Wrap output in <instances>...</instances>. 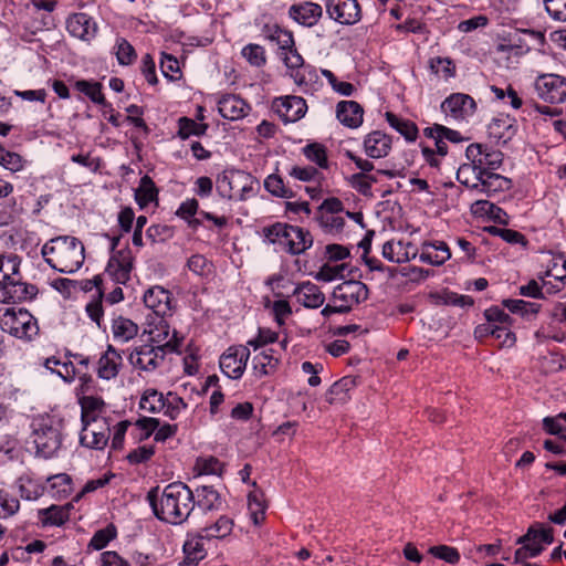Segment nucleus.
I'll return each instance as SVG.
<instances>
[{
    "label": "nucleus",
    "mask_w": 566,
    "mask_h": 566,
    "mask_svg": "<svg viewBox=\"0 0 566 566\" xmlns=\"http://www.w3.org/2000/svg\"><path fill=\"white\" fill-rule=\"evenodd\" d=\"M159 488H153L147 493V500L154 515L161 522L180 525L185 523L195 509V493L184 482H172L166 485L160 495Z\"/></svg>",
    "instance_id": "obj_1"
},
{
    "label": "nucleus",
    "mask_w": 566,
    "mask_h": 566,
    "mask_svg": "<svg viewBox=\"0 0 566 566\" xmlns=\"http://www.w3.org/2000/svg\"><path fill=\"white\" fill-rule=\"evenodd\" d=\"M264 38L277 45L279 55L290 71L291 77L298 86L307 85L316 77L311 65H305L303 56L298 53L293 33L279 24H265L262 29Z\"/></svg>",
    "instance_id": "obj_2"
},
{
    "label": "nucleus",
    "mask_w": 566,
    "mask_h": 566,
    "mask_svg": "<svg viewBox=\"0 0 566 566\" xmlns=\"http://www.w3.org/2000/svg\"><path fill=\"white\" fill-rule=\"evenodd\" d=\"M44 261L61 273H74L82 268L85 260L83 242L72 235L50 239L41 249Z\"/></svg>",
    "instance_id": "obj_3"
},
{
    "label": "nucleus",
    "mask_w": 566,
    "mask_h": 566,
    "mask_svg": "<svg viewBox=\"0 0 566 566\" xmlns=\"http://www.w3.org/2000/svg\"><path fill=\"white\" fill-rule=\"evenodd\" d=\"M264 240L291 255H300L313 245L308 230L284 222H275L262 230Z\"/></svg>",
    "instance_id": "obj_4"
},
{
    "label": "nucleus",
    "mask_w": 566,
    "mask_h": 566,
    "mask_svg": "<svg viewBox=\"0 0 566 566\" xmlns=\"http://www.w3.org/2000/svg\"><path fill=\"white\" fill-rule=\"evenodd\" d=\"M457 180L470 190L492 197L511 188V180L502 175H485L473 159L462 164L457 171Z\"/></svg>",
    "instance_id": "obj_5"
},
{
    "label": "nucleus",
    "mask_w": 566,
    "mask_h": 566,
    "mask_svg": "<svg viewBox=\"0 0 566 566\" xmlns=\"http://www.w3.org/2000/svg\"><path fill=\"white\" fill-rule=\"evenodd\" d=\"M32 441L39 455L44 459L55 457L63 443L62 421L50 416L33 420Z\"/></svg>",
    "instance_id": "obj_6"
},
{
    "label": "nucleus",
    "mask_w": 566,
    "mask_h": 566,
    "mask_svg": "<svg viewBox=\"0 0 566 566\" xmlns=\"http://www.w3.org/2000/svg\"><path fill=\"white\" fill-rule=\"evenodd\" d=\"M0 328L20 339L31 340L39 334L36 318L22 307H0Z\"/></svg>",
    "instance_id": "obj_7"
},
{
    "label": "nucleus",
    "mask_w": 566,
    "mask_h": 566,
    "mask_svg": "<svg viewBox=\"0 0 566 566\" xmlns=\"http://www.w3.org/2000/svg\"><path fill=\"white\" fill-rule=\"evenodd\" d=\"M554 541L553 528L543 527L542 524H534L527 533L517 539L522 547L515 552V563H522L527 558L539 555L543 551L542 543L552 544Z\"/></svg>",
    "instance_id": "obj_8"
},
{
    "label": "nucleus",
    "mask_w": 566,
    "mask_h": 566,
    "mask_svg": "<svg viewBox=\"0 0 566 566\" xmlns=\"http://www.w3.org/2000/svg\"><path fill=\"white\" fill-rule=\"evenodd\" d=\"M170 353L171 347L167 344L159 346L146 342L134 347L128 358L134 367L150 373L161 367L166 355Z\"/></svg>",
    "instance_id": "obj_9"
},
{
    "label": "nucleus",
    "mask_w": 566,
    "mask_h": 566,
    "mask_svg": "<svg viewBox=\"0 0 566 566\" xmlns=\"http://www.w3.org/2000/svg\"><path fill=\"white\" fill-rule=\"evenodd\" d=\"M535 91L541 99L551 104H559L566 101V77L546 73L536 77Z\"/></svg>",
    "instance_id": "obj_10"
},
{
    "label": "nucleus",
    "mask_w": 566,
    "mask_h": 566,
    "mask_svg": "<svg viewBox=\"0 0 566 566\" xmlns=\"http://www.w3.org/2000/svg\"><path fill=\"white\" fill-rule=\"evenodd\" d=\"M166 317L167 316H159L153 321H148L143 336H147L146 342L150 344L159 346L167 344L171 347V353H176L179 352L184 337L179 336L175 329L170 336V326Z\"/></svg>",
    "instance_id": "obj_11"
},
{
    "label": "nucleus",
    "mask_w": 566,
    "mask_h": 566,
    "mask_svg": "<svg viewBox=\"0 0 566 566\" xmlns=\"http://www.w3.org/2000/svg\"><path fill=\"white\" fill-rule=\"evenodd\" d=\"M467 159H473L478 167L485 175H497V170L503 164V154L497 149L490 148L482 144H471L465 150Z\"/></svg>",
    "instance_id": "obj_12"
},
{
    "label": "nucleus",
    "mask_w": 566,
    "mask_h": 566,
    "mask_svg": "<svg viewBox=\"0 0 566 566\" xmlns=\"http://www.w3.org/2000/svg\"><path fill=\"white\" fill-rule=\"evenodd\" d=\"M249 358V347L244 345L231 346L220 357V369L227 377L239 379L245 370Z\"/></svg>",
    "instance_id": "obj_13"
},
{
    "label": "nucleus",
    "mask_w": 566,
    "mask_h": 566,
    "mask_svg": "<svg viewBox=\"0 0 566 566\" xmlns=\"http://www.w3.org/2000/svg\"><path fill=\"white\" fill-rule=\"evenodd\" d=\"M368 287L360 281H345L334 287L331 301L339 302L345 305L349 312L354 305H357L368 298Z\"/></svg>",
    "instance_id": "obj_14"
},
{
    "label": "nucleus",
    "mask_w": 566,
    "mask_h": 566,
    "mask_svg": "<svg viewBox=\"0 0 566 566\" xmlns=\"http://www.w3.org/2000/svg\"><path fill=\"white\" fill-rule=\"evenodd\" d=\"M326 12L331 19L340 24L352 25L361 19L357 0H327Z\"/></svg>",
    "instance_id": "obj_15"
},
{
    "label": "nucleus",
    "mask_w": 566,
    "mask_h": 566,
    "mask_svg": "<svg viewBox=\"0 0 566 566\" xmlns=\"http://www.w3.org/2000/svg\"><path fill=\"white\" fill-rule=\"evenodd\" d=\"M272 108L285 123H294L305 115L307 105L303 97L287 95L276 97Z\"/></svg>",
    "instance_id": "obj_16"
},
{
    "label": "nucleus",
    "mask_w": 566,
    "mask_h": 566,
    "mask_svg": "<svg viewBox=\"0 0 566 566\" xmlns=\"http://www.w3.org/2000/svg\"><path fill=\"white\" fill-rule=\"evenodd\" d=\"M475 101L468 94L453 93L441 103V111L454 119H464L474 114Z\"/></svg>",
    "instance_id": "obj_17"
},
{
    "label": "nucleus",
    "mask_w": 566,
    "mask_h": 566,
    "mask_svg": "<svg viewBox=\"0 0 566 566\" xmlns=\"http://www.w3.org/2000/svg\"><path fill=\"white\" fill-rule=\"evenodd\" d=\"M143 300L146 307L151 310L157 317L171 316V293L163 286L155 285L149 287L145 291Z\"/></svg>",
    "instance_id": "obj_18"
},
{
    "label": "nucleus",
    "mask_w": 566,
    "mask_h": 566,
    "mask_svg": "<svg viewBox=\"0 0 566 566\" xmlns=\"http://www.w3.org/2000/svg\"><path fill=\"white\" fill-rule=\"evenodd\" d=\"M133 255L125 249L114 253L106 266V273L118 284H125L130 279L133 270Z\"/></svg>",
    "instance_id": "obj_19"
},
{
    "label": "nucleus",
    "mask_w": 566,
    "mask_h": 566,
    "mask_svg": "<svg viewBox=\"0 0 566 566\" xmlns=\"http://www.w3.org/2000/svg\"><path fill=\"white\" fill-rule=\"evenodd\" d=\"M322 15L323 8L318 3L311 1L292 4L289 9V17L306 28L316 25Z\"/></svg>",
    "instance_id": "obj_20"
},
{
    "label": "nucleus",
    "mask_w": 566,
    "mask_h": 566,
    "mask_svg": "<svg viewBox=\"0 0 566 566\" xmlns=\"http://www.w3.org/2000/svg\"><path fill=\"white\" fill-rule=\"evenodd\" d=\"M66 30L75 38L83 41H91L97 33V24L88 14L78 12L67 18Z\"/></svg>",
    "instance_id": "obj_21"
},
{
    "label": "nucleus",
    "mask_w": 566,
    "mask_h": 566,
    "mask_svg": "<svg viewBox=\"0 0 566 566\" xmlns=\"http://www.w3.org/2000/svg\"><path fill=\"white\" fill-rule=\"evenodd\" d=\"M2 293L7 300L17 303L32 300L38 294V289L35 285L23 281L20 273L14 280H10L2 285Z\"/></svg>",
    "instance_id": "obj_22"
},
{
    "label": "nucleus",
    "mask_w": 566,
    "mask_h": 566,
    "mask_svg": "<svg viewBox=\"0 0 566 566\" xmlns=\"http://www.w3.org/2000/svg\"><path fill=\"white\" fill-rule=\"evenodd\" d=\"M281 356L273 348H266L254 355L252 359V369L255 378L261 379L273 375L280 365Z\"/></svg>",
    "instance_id": "obj_23"
},
{
    "label": "nucleus",
    "mask_w": 566,
    "mask_h": 566,
    "mask_svg": "<svg viewBox=\"0 0 566 566\" xmlns=\"http://www.w3.org/2000/svg\"><path fill=\"white\" fill-rule=\"evenodd\" d=\"M122 366V355L112 345H108L97 361L96 373L99 378L111 380L119 374Z\"/></svg>",
    "instance_id": "obj_24"
},
{
    "label": "nucleus",
    "mask_w": 566,
    "mask_h": 566,
    "mask_svg": "<svg viewBox=\"0 0 566 566\" xmlns=\"http://www.w3.org/2000/svg\"><path fill=\"white\" fill-rule=\"evenodd\" d=\"M336 117L348 128H358L364 120V108L356 101H340L336 105Z\"/></svg>",
    "instance_id": "obj_25"
},
{
    "label": "nucleus",
    "mask_w": 566,
    "mask_h": 566,
    "mask_svg": "<svg viewBox=\"0 0 566 566\" xmlns=\"http://www.w3.org/2000/svg\"><path fill=\"white\" fill-rule=\"evenodd\" d=\"M391 137L379 130L367 134L364 138V150L370 158L386 157L391 149Z\"/></svg>",
    "instance_id": "obj_26"
},
{
    "label": "nucleus",
    "mask_w": 566,
    "mask_h": 566,
    "mask_svg": "<svg viewBox=\"0 0 566 566\" xmlns=\"http://www.w3.org/2000/svg\"><path fill=\"white\" fill-rule=\"evenodd\" d=\"M220 115L229 120L243 118L250 111L248 103L238 95H224L218 102Z\"/></svg>",
    "instance_id": "obj_27"
},
{
    "label": "nucleus",
    "mask_w": 566,
    "mask_h": 566,
    "mask_svg": "<svg viewBox=\"0 0 566 566\" xmlns=\"http://www.w3.org/2000/svg\"><path fill=\"white\" fill-rule=\"evenodd\" d=\"M451 258L448 244L443 241L423 242L419 260L434 266L442 265Z\"/></svg>",
    "instance_id": "obj_28"
},
{
    "label": "nucleus",
    "mask_w": 566,
    "mask_h": 566,
    "mask_svg": "<svg viewBox=\"0 0 566 566\" xmlns=\"http://www.w3.org/2000/svg\"><path fill=\"white\" fill-rule=\"evenodd\" d=\"M293 295L300 304L307 308H318L325 301V295L319 286L310 281L298 284Z\"/></svg>",
    "instance_id": "obj_29"
},
{
    "label": "nucleus",
    "mask_w": 566,
    "mask_h": 566,
    "mask_svg": "<svg viewBox=\"0 0 566 566\" xmlns=\"http://www.w3.org/2000/svg\"><path fill=\"white\" fill-rule=\"evenodd\" d=\"M205 536L201 532L188 533L187 539L184 544L185 562L188 565H197L206 557V548L203 546Z\"/></svg>",
    "instance_id": "obj_30"
},
{
    "label": "nucleus",
    "mask_w": 566,
    "mask_h": 566,
    "mask_svg": "<svg viewBox=\"0 0 566 566\" xmlns=\"http://www.w3.org/2000/svg\"><path fill=\"white\" fill-rule=\"evenodd\" d=\"M357 386V378L345 376L335 381L326 392V401L331 405L344 403L349 399V392Z\"/></svg>",
    "instance_id": "obj_31"
},
{
    "label": "nucleus",
    "mask_w": 566,
    "mask_h": 566,
    "mask_svg": "<svg viewBox=\"0 0 566 566\" xmlns=\"http://www.w3.org/2000/svg\"><path fill=\"white\" fill-rule=\"evenodd\" d=\"M514 119L507 115L494 117L488 126L489 136L497 142L506 143L515 134Z\"/></svg>",
    "instance_id": "obj_32"
},
{
    "label": "nucleus",
    "mask_w": 566,
    "mask_h": 566,
    "mask_svg": "<svg viewBox=\"0 0 566 566\" xmlns=\"http://www.w3.org/2000/svg\"><path fill=\"white\" fill-rule=\"evenodd\" d=\"M72 504L51 505L39 511V517L44 526H61L70 518Z\"/></svg>",
    "instance_id": "obj_33"
},
{
    "label": "nucleus",
    "mask_w": 566,
    "mask_h": 566,
    "mask_svg": "<svg viewBox=\"0 0 566 566\" xmlns=\"http://www.w3.org/2000/svg\"><path fill=\"white\" fill-rule=\"evenodd\" d=\"M193 493L195 499H197L195 505H198L205 512L218 510L221 505V496L213 486H198Z\"/></svg>",
    "instance_id": "obj_34"
},
{
    "label": "nucleus",
    "mask_w": 566,
    "mask_h": 566,
    "mask_svg": "<svg viewBox=\"0 0 566 566\" xmlns=\"http://www.w3.org/2000/svg\"><path fill=\"white\" fill-rule=\"evenodd\" d=\"M139 327L132 319L118 316L113 319L112 332L114 339L120 343H127L138 335Z\"/></svg>",
    "instance_id": "obj_35"
},
{
    "label": "nucleus",
    "mask_w": 566,
    "mask_h": 566,
    "mask_svg": "<svg viewBox=\"0 0 566 566\" xmlns=\"http://www.w3.org/2000/svg\"><path fill=\"white\" fill-rule=\"evenodd\" d=\"M471 211L476 216H486L501 224H507L506 212L489 200H476L471 206Z\"/></svg>",
    "instance_id": "obj_36"
},
{
    "label": "nucleus",
    "mask_w": 566,
    "mask_h": 566,
    "mask_svg": "<svg viewBox=\"0 0 566 566\" xmlns=\"http://www.w3.org/2000/svg\"><path fill=\"white\" fill-rule=\"evenodd\" d=\"M158 189L153 179L145 175L140 178L139 186L135 190V200L140 208L147 207L157 199Z\"/></svg>",
    "instance_id": "obj_37"
},
{
    "label": "nucleus",
    "mask_w": 566,
    "mask_h": 566,
    "mask_svg": "<svg viewBox=\"0 0 566 566\" xmlns=\"http://www.w3.org/2000/svg\"><path fill=\"white\" fill-rule=\"evenodd\" d=\"M385 116L389 126L396 129L399 134H401L406 138V140H416L418 136V127L413 122L399 117L398 115L391 112H387Z\"/></svg>",
    "instance_id": "obj_38"
},
{
    "label": "nucleus",
    "mask_w": 566,
    "mask_h": 566,
    "mask_svg": "<svg viewBox=\"0 0 566 566\" xmlns=\"http://www.w3.org/2000/svg\"><path fill=\"white\" fill-rule=\"evenodd\" d=\"M21 259L17 254L0 253V285H4L10 280H14L19 275Z\"/></svg>",
    "instance_id": "obj_39"
},
{
    "label": "nucleus",
    "mask_w": 566,
    "mask_h": 566,
    "mask_svg": "<svg viewBox=\"0 0 566 566\" xmlns=\"http://www.w3.org/2000/svg\"><path fill=\"white\" fill-rule=\"evenodd\" d=\"M232 528L233 521L226 515H221L214 523L201 527L199 531L201 532V535L206 537V539H213L224 538L232 532Z\"/></svg>",
    "instance_id": "obj_40"
},
{
    "label": "nucleus",
    "mask_w": 566,
    "mask_h": 566,
    "mask_svg": "<svg viewBox=\"0 0 566 566\" xmlns=\"http://www.w3.org/2000/svg\"><path fill=\"white\" fill-rule=\"evenodd\" d=\"M75 88L78 92L85 94L93 103L103 107H111V104H108L105 99V96L102 92V84L99 82L81 80L75 83Z\"/></svg>",
    "instance_id": "obj_41"
},
{
    "label": "nucleus",
    "mask_w": 566,
    "mask_h": 566,
    "mask_svg": "<svg viewBox=\"0 0 566 566\" xmlns=\"http://www.w3.org/2000/svg\"><path fill=\"white\" fill-rule=\"evenodd\" d=\"M166 397L157 389L148 388L144 391L139 406L143 410L157 413L164 410Z\"/></svg>",
    "instance_id": "obj_42"
},
{
    "label": "nucleus",
    "mask_w": 566,
    "mask_h": 566,
    "mask_svg": "<svg viewBox=\"0 0 566 566\" xmlns=\"http://www.w3.org/2000/svg\"><path fill=\"white\" fill-rule=\"evenodd\" d=\"M51 493L54 497L64 499L73 491V482L69 474L60 473L48 479Z\"/></svg>",
    "instance_id": "obj_43"
},
{
    "label": "nucleus",
    "mask_w": 566,
    "mask_h": 566,
    "mask_svg": "<svg viewBox=\"0 0 566 566\" xmlns=\"http://www.w3.org/2000/svg\"><path fill=\"white\" fill-rule=\"evenodd\" d=\"M109 437L111 434L105 432H95L91 431L90 427H82L80 442L83 447L102 450L107 446Z\"/></svg>",
    "instance_id": "obj_44"
},
{
    "label": "nucleus",
    "mask_w": 566,
    "mask_h": 566,
    "mask_svg": "<svg viewBox=\"0 0 566 566\" xmlns=\"http://www.w3.org/2000/svg\"><path fill=\"white\" fill-rule=\"evenodd\" d=\"M18 488L20 496L28 501H33L39 499L44 491V488L40 482L30 478L29 475H23L18 480Z\"/></svg>",
    "instance_id": "obj_45"
},
{
    "label": "nucleus",
    "mask_w": 566,
    "mask_h": 566,
    "mask_svg": "<svg viewBox=\"0 0 566 566\" xmlns=\"http://www.w3.org/2000/svg\"><path fill=\"white\" fill-rule=\"evenodd\" d=\"M430 71L446 81L455 76V64L450 57L436 56L428 62Z\"/></svg>",
    "instance_id": "obj_46"
},
{
    "label": "nucleus",
    "mask_w": 566,
    "mask_h": 566,
    "mask_svg": "<svg viewBox=\"0 0 566 566\" xmlns=\"http://www.w3.org/2000/svg\"><path fill=\"white\" fill-rule=\"evenodd\" d=\"M303 155L321 169L328 168L327 150L323 144L310 143L303 149Z\"/></svg>",
    "instance_id": "obj_47"
},
{
    "label": "nucleus",
    "mask_w": 566,
    "mask_h": 566,
    "mask_svg": "<svg viewBox=\"0 0 566 566\" xmlns=\"http://www.w3.org/2000/svg\"><path fill=\"white\" fill-rule=\"evenodd\" d=\"M27 164V160L18 153L7 149L0 143V166L11 172L21 171Z\"/></svg>",
    "instance_id": "obj_48"
},
{
    "label": "nucleus",
    "mask_w": 566,
    "mask_h": 566,
    "mask_svg": "<svg viewBox=\"0 0 566 566\" xmlns=\"http://www.w3.org/2000/svg\"><path fill=\"white\" fill-rule=\"evenodd\" d=\"M382 256L394 263H405L409 261V253L401 241H387L382 245Z\"/></svg>",
    "instance_id": "obj_49"
},
{
    "label": "nucleus",
    "mask_w": 566,
    "mask_h": 566,
    "mask_svg": "<svg viewBox=\"0 0 566 566\" xmlns=\"http://www.w3.org/2000/svg\"><path fill=\"white\" fill-rule=\"evenodd\" d=\"M208 129V124L197 123L189 117H180L178 120V136L187 139L190 136H202Z\"/></svg>",
    "instance_id": "obj_50"
},
{
    "label": "nucleus",
    "mask_w": 566,
    "mask_h": 566,
    "mask_svg": "<svg viewBox=\"0 0 566 566\" xmlns=\"http://www.w3.org/2000/svg\"><path fill=\"white\" fill-rule=\"evenodd\" d=\"M81 405V420H86L90 418L101 417L99 412H102L105 403L102 398L95 396H83L80 398Z\"/></svg>",
    "instance_id": "obj_51"
},
{
    "label": "nucleus",
    "mask_w": 566,
    "mask_h": 566,
    "mask_svg": "<svg viewBox=\"0 0 566 566\" xmlns=\"http://www.w3.org/2000/svg\"><path fill=\"white\" fill-rule=\"evenodd\" d=\"M265 189L275 197L279 198H293L294 191L287 187L283 179L275 174L268 176L264 180Z\"/></svg>",
    "instance_id": "obj_52"
},
{
    "label": "nucleus",
    "mask_w": 566,
    "mask_h": 566,
    "mask_svg": "<svg viewBox=\"0 0 566 566\" xmlns=\"http://www.w3.org/2000/svg\"><path fill=\"white\" fill-rule=\"evenodd\" d=\"M248 504L254 524L261 523L264 520L266 509L263 500V493L260 490L250 492L248 495Z\"/></svg>",
    "instance_id": "obj_53"
},
{
    "label": "nucleus",
    "mask_w": 566,
    "mask_h": 566,
    "mask_svg": "<svg viewBox=\"0 0 566 566\" xmlns=\"http://www.w3.org/2000/svg\"><path fill=\"white\" fill-rule=\"evenodd\" d=\"M503 306L507 308L511 313L520 314L525 317L528 314H537L541 305L532 302H526L524 300H503Z\"/></svg>",
    "instance_id": "obj_54"
},
{
    "label": "nucleus",
    "mask_w": 566,
    "mask_h": 566,
    "mask_svg": "<svg viewBox=\"0 0 566 566\" xmlns=\"http://www.w3.org/2000/svg\"><path fill=\"white\" fill-rule=\"evenodd\" d=\"M242 56L249 62L250 65L262 67L266 64V54L263 46L254 43L247 44L242 51Z\"/></svg>",
    "instance_id": "obj_55"
},
{
    "label": "nucleus",
    "mask_w": 566,
    "mask_h": 566,
    "mask_svg": "<svg viewBox=\"0 0 566 566\" xmlns=\"http://www.w3.org/2000/svg\"><path fill=\"white\" fill-rule=\"evenodd\" d=\"M188 408V403L176 392L169 391L166 397L164 413L169 419L175 420L182 410Z\"/></svg>",
    "instance_id": "obj_56"
},
{
    "label": "nucleus",
    "mask_w": 566,
    "mask_h": 566,
    "mask_svg": "<svg viewBox=\"0 0 566 566\" xmlns=\"http://www.w3.org/2000/svg\"><path fill=\"white\" fill-rule=\"evenodd\" d=\"M117 535L116 528L114 525H108L105 528L98 530L94 533L93 537L88 543V548L101 551L105 548L111 541H113Z\"/></svg>",
    "instance_id": "obj_57"
},
{
    "label": "nucleus",
    "mask_w": 566,
    "mask_h": 566,
    "mask_svg": "<svg viewBox=\"0 0 566 566\" xmlns=\"http://www.w3.org/2000/svg\"><path fill=\"white\" fill-rule=\"evenodd\" d=\"M115 54L120 65H130L136 60L134 46L124 38H118L115 45Z\"/></svg>",
    "instance_id": "obj_58"
},
{
    "label": "nucleus",
    "mask_w": 566,
    "mask_h": 566,
    "mask_svg": "<svg viewBox=\"0 0 566 566\" xmlns=\"http://www.w3.org/2000/svg\"><path fill=\"white\" fill-rule=\"evenodd\" d=\"M423 133L427 137H442L443 139H447L455 144L461 143L463 140V137L460 134V132L448 128L440 124H434L431 127L424 128Z\"/></svg>",
    "instance_id": "obj_59"
},
{
    "label": "nucleus",
    "mask_w": 566,
    "mask_h": 566,
    "mask_svg": "<svg viewBox=\"0 0 566 566\" xmlns=\"http://www.w3.org/2000/svg\"><path fill=\"white\" fill-rule=\"evenodd\" d=\"M290 176L304 182L317 181L323 179V174L313 166H294L290 170Z\"/></svg>",
    "instance_id": "obj_60"
},
{
    "label": "nucleus",
    "mask_w": 566,
    "mask_h": 566,
    "mask_svg": "<svg viewBox=\"0 0 566 566\" xmlns=\"http://www.w3.org/2000/svg\"><path fill=\"white\" fill-rule=\"evenodd\" d=\"M196 469L199 474L221 475L223 470L222 462L214 457L199 458L196 462Z\"/></svg>",
    "instance_id": "obj_61"
},
{
    "label": "nucleus",
    "mask_w": 566,
    "mask_h": 566,
    "mask_svg": "<svg viewBox=\"0 0 566 566\" xmlns=\"http://www.w3.org/2000/svg\"><path fill=\"white\" fill-rule=\"evenodd\" d=\"M429 554L433 557L442 559L451 565H455L460 560V554L457 548L447 545H437L429 548Z\"/></svg>",
    "instance_id": "obj_62"
},
{
    "label": "nucleus",
    "mask_w": 566,
    "mask_h": 566,
    "mask_svg": "<svg viewBox=\"0 0 566 566\" xmlns=\"http://www.w3.org/2000/svg\"><path fill=\"white\" fill-rule=\"evenodd\" d=\"M20 507L19 500L6 491H0V518L14 515Z\"/></svg>",
    "instance_id": "obj_63"
},
{
    "label": "nucleus",
    "mask_w": 566,
    "mask_h": 566,
    "mask_svg": "<svg viewBox=\"0 0 566 566\" xmlns=\"http://www.w3.org/2000/svg\"><path fill=\"white\" fill-rule=\"evenodd\" d=\"M322 74L338 94L344 96H352L354 94L355 86L352 83L338 81L335 74L329 70H322Z\"/></svg>",
    "instance_id": "obj_64"
}]
</instances>
